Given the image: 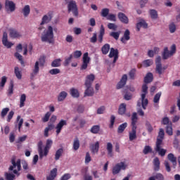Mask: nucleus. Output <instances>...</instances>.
Instances as JSON below:
<instances>
[{
    "mask_svg": "<svg viewBox=\"0 0 180 180\" xmlns=\"http://www.w3.org/2000/svg\"><path fill=\"white\" fill-rule=\"evenodd\" d=\"M12 165H11L8 168V171L12 173H6V180H13L15 176H20V171L22 170V160L20 159H16L13 158L11 161Z\"/></svg>",
    "mask_w": 180,
    "mask_h": 180,
    "instance_id": "nucleus-1",
    "label": "nucleus"
},
{
    "mask_svg": "<svg viewBox=\"0 0 180 180\" xmlns=\"http://www.w3.org/2000/svg\"><path fill=\"white\" fill-rule=\"evenodd\" d=\"M94 81H95V75L90 74L86 77V80L84 82L86 90L84 91V96H94V94H95L94 88L92 87V84H94Z\"/></svg>",
    "mask_w": 180,
    "mask_h": 180,
    "instance_id": "nucleus-2",
    "label": "nucleus"
},
{
    "mask_svg": "<svg viewBox=\"0 0 180 180\" xmlns=\"http://www.w3.org/2000/svg\"><path fill=\"white\" fill-rule=\"evenodd\" d=\"M41 41L53 44L54 43V32L53 31V27L49 26L48 30H44L41 37Z\"/></svg>",
    "mask_w": 180,
    "mask_h": 180,
    "instance_id": "nucleus-3",
    "label": "nucleus"
},
{
    "mask_svg": "<svg viewBox=\"0 0 180 180\" xmlns=\"http://www.w3.org/2000/svg\"><path fill=\"white\" fill-rule=\"evenodd\" d=\"M44 64H46V56H43L39 58V61H36L34 69L32 70V72L30 74V78L33 79L36 75L39 74L40 71V67H44Z\"/></svg>",
    "mask_w": 180,
    "mask_h": 180,
    "instance_id": "nucleus-4",
    "label": "nucleus"
},
{
    "mask_svg": "<svg viewBox=\"0 0 180 180\" xmlns=\"http://www.w3.org/2000/svg\"><path fill=\"white\" fill-rule=\"evenodd\" d=\"M176 53V45L172 44L170 51L168 50V47H165L164 51L162 54L163 60H168L169 57L174 56Z\"/></svg>",
    "mask_w": 180,
    "mask_h": 180,
    "instance_id": "nucleus-5",
    "label": "nucleus"
},
{
    "mask_svg": "<svg viewBox=\"0 0 180 180\" xmlns=\"http://www.w3.org/2000/svg\"><path fill=\"white\" fill-rule=\"evenodd\" d=\"M127 168V165L124 162H121L120 163L116 164L112 168V174L117 175L120 171H124Z\"/></svg>",
    "mask_w": 180,
    "mask_h": 180,
    "instance_id": "nucleus-6",
    "label": "nucleus"
},
{
    "mask_svg": "<svg viewBox=\"0 0 180 180\" xmlns=\"http://www.w3.org/2000/svg\"><path fill=\"white\" fill-rule=\"evenodd\" d=\"M68 12H72L75 16H78V7L77 6V2L75 1H70L68 4Z\"/></svg>",
    "mask_w": 180,
    "mask_h": 180,
    "instance_id": "nucleus-7",
    "label": "nucleus"
},
{
    "mask_svg": "<svg viewBox=\"0 0 180 180\" xmlns=\"http://www.w3.org/2000/svg\"><path fill=\"white\" fill-rule=\"evenodd\" d=\"M89 56V53L88 52L84 53L82 58L83 62L80 68L81 70H86V68H88V64H89V61H91V58Z\"/></svg>",
    "mask_w": 180,
    "mask_h": 180,
    "instance_id": "nucleus-8",
    "label": "nucleus"
},
{
    "mask_svg": "<svg viewBox=\"0 0 180 180\" xmlns=\"http://www.w3.org/2000/svg\"><path fill=\"white\" fill-rule=\"evenodd\" d=\"M108 57L110 58H114L112 63H113V64H115L116 61H117V60H119V50L115 49L114 48H110Z\"/></svg>",
    "mask_w": 180,
    "mask_h": 180,
    "instance_id": "nucleus-9",
    "label": "nucleus"
},
{
    "mask_svg": "<svg viewBox=\"0 0 180 180\" xmlns=\"http://www.w3.org/2000/svg\"><path fill=\"white\" fill-rule=\"evenodd\" d=\"M5 8L7 11L15 12V10L16 9V4H15L12 1L6 0Z\"/></svg>",
    "mask_w": 180,
    "mask_h": 180,
    "instance_id": "nucleus-10",
    "label": "nucleus"
},
{
    "mask_svg": "<svg viewBox=\"0 0 180 180\" xmlns=\"http://www.w3.org/2000/svg\"><path fill=\"white\" fill-rule=\"evenodd\" d=\"M63 126H67V120H60L56 127L57 136H58L61 133Z\"/></svg>",
    "mask_w": 180,
    "mask_h": 180,
    "instance_id": "nucleus-11",
    "label": "nucleus"
},
{
    "mask_svg": "<svg viewBox=\"0 0 180 180\" xmlns=\"http://www.w3.org/2000/svg\"><path fill=\"white\" fill-rule=\"evenodd\" d=\"M2 43L7 49H11L13 46L12 42L8 41V33L6 32H4L3 34Z\"/></svg>",
    "mask_w": 180,
    "mask_h": 180,
    "instance_id": "nucleus-12",
    "label": "nucleus"
},
{
    "mask_svg": "<svg viewBox=\"0 0 180 180\" xmlns=\"http://www.w3.org/2000/svg\"><path fill=\"white\" fill-rule=\"evenodd\" d=\"M162 143H156L155 144V150L156 151V153H158L159 155H160V157H165V154H167V150L164 149V148H161V145Z\"/></svg>",
    "mask_w": 180,
    "mask_h": 180,
    "instance_id": "nucleus-13",
    "label": "nucleus"
},
{
    "mask_svg": "<svg viewBox=\"0 0 180 180\" xmlns=\"http://www.w3.org/2000/svg\"><path fill=\"white\" fill-rule=\"evenodd\" d=\"M51 146H53V141L51 139H48L44 148V157H47V155H49V151H50Z\"/></svg>",
    "mask_w": 180,
    "mask_h": 180,
    "instance_id": "nucleus-14",
    "label": "nucleus"
},
{
    "mask_svg": "<svg viewBox=\"0 0 180 180\" xmlns=\"http://www.w3.org/2000/svg\"><path fill=\"white\" fill-rule=\"evenodd\" d=\"M9 36L11 39H18L22 37V34H20L17 30L11 28L9 30Z\"/></svg>",
    "mask_w": 180,
    "mask_h": 180,
    "instance_id": "nucleus-15",
    "label": "nucleus"
},
{
    "mask_svg": "<svg viewBox=\"0 0 180 180\" xmlns=\"http://www.w3.org/2000/svg\"><path fill=\"white\" fill-rule=\"evenodd\" d=\"M127 82V75H122V79L117 84V89H122L124 85H126V83Z\"/></svg>",
    "mask_w": 180,
    "mask_h": 180,
    "instance_id": "nucleus-16",
    "label": "nucleus"
},
{
    "mask_svg": "<svg viewBox=\"0 0 180 180\" xmlns=\"http://www.w3.org/2000/svg\"><path fill=\"white\" fill-rule=\"evenodd\" d=\"M165 136V132L162 128L160 129L158 136L156 141V144H162V140H164V136Z\"/></svg>",
    "mask_w": 180,
    "mask_h": 180,
    "instance_id": "nucleus-17",
    "label": "nucleus"
},
{
    "mask_svg": "<svg viewBox=\"0 0 180 180\" xmlns=\"http://www.w3.org/2000/svg\"><path fill=\"white\" fill-rule=\"evenodd\" d=\"M122 43L126 44V41H129L130 40V30H126L124 32V35L120 39Z\"/></svg>",
    "mask_w": 180,
    "mask_h": 180,
    "instance_id": "nucleus-18",
    "label": "nucleus"
},
{
    "mask_svg": "<svg viewBox=\"0 0 180 180\" xmlns=\"http://www.w3.org/2000/svg\"><path fill=\"white\" fill-rule=\"evenodd\" d=\"M139 118L137 117V112H133L131 116V129H137V120Z\"/></svg>",
    "mask_w": 180,
    "mask_h": 180,
    "instance_id": "nucleus-19",
    "label": "nucleus"
},
{
    "mask_svg": "<svg viewBox=\"0 0 180 180\" xmlns=\"http://www.w3.org/2000/svg\"><path fill=\"white\" fill-rule=\"evenodd\" d=\"M154 80V76L151 72H148L146 75L144 77L143 82L145 84H151Z\"/></svg>",
    "mask_w": 180,
    "mask_h": 180,
    "instance_id": "nucleus-20",
    "label": "nucleus"
},
{
    "mask_svg": "<svg viewBox=\"0 0 180 180\" xmlns=\"http://www.w3.org/2000/svg\"><path fill=\"white\" fill-rule=\"evenodd\" d=\"M56 178H57V168H53L46 176V180H55Z\"/></svg>",
    "mask_w": 180,
    "mask_h": 180,
    "instance_id": "nucleus-21",
    "label": "nucleus"
},
{
    "mask_svg": "<svg viewBox=\"0 0 180 180\" xmlns=\"http://www.w3.org/2000/svg\"><path fill=\"white\" fill-rule=\"evenodd\" d=\"M22 125H23V118H21L20 115H18L15 122V128L18 127V131H20V129H22Z\"/></svg>",
    "mask_w": 180,
    "mask_h": 180,
    "instance_id": "nucleus-22",
    "label": "nucleus"
},
{
    "mask_svg": "<svg viewBox=\"0 0 180 180\" xmlns=\"http://www.w3.org/2000/svg\"><path fill=\"white\" fill-rule=\"evenodd\" d=\"M118 18L120 19V22H122V23H124L125 25H127V23H129V18H127V16H126V14L123 13H118Z\"/></svg>",
    "mask_w": 180,
    "mask_h": 180,
    "instance_id": "nucleus-23",
    "label": "nucleus"
},
{
    "mask_svg": "<svg viewBox=\"0 0 180 180\" xmlns=\"http://www.w3.org/2000/svg\"><path fill=\"white\" fill-rule=\"evenodd\" d=\"M129 141H133L137 139V129L131 128V131L129 132Z\"/></svg>",
    "mask_w": 180,
    "mask_h": 180,
    "instance_id": "nucleus-24",
    "label": "nucleus"
},
{
    "mask_svg": "<svg viewBox=\"0 0 180 180\" xmlns=\"http://www.w3.org/2000/svg\"><path fill=\"white\" fill-rule=\"evenodd\" d=\"M167 160L172 163L174 168L176 167V157L174 155V153H169L167 155Z\"/></svg>",
    "mask_w": 180,
    "mask_h": 180,
    "instance_id": "nucleus-25",
    "label": "nucleus"
},
{
    "mask_svg": "<svg viewBox=\"0 0 180 180\" xmlns=\"http://www.w3.org/2000/svg\"><path fill=\"white\" fill-rule=\"evenodd\" d=\"M22 13L24 18H27L30 15V6L25 5L22 9Z\"/></svg>",
    "mask_w": 180,
    "mask_h": 180,
    "instance_id": "nucleus-26",
    "label": "nucleus"
},
{
    "mask_svg": "<svg viewBox=\"0 0 180 180\" xmlns=\"http://www.w3.org/2000/svg\"><path fill=\"white\" fill-rule=\"evenodd\" d=\"M90 150L93 154H98L99 151V141L96 142L95 144H92L90 146Z\"/></svg>",
    "mask_w": 180,
    "mask_h": 180,
    "instance_id": "nucleus-27",
    "label": "nucleus"
},
{
    "mask_svg": "<svg viewBox=\"0 0 180 180\" xmlns=\"http://www.w3.org/2000/svg\"><path fill=\"white\" fill-rule=\"evenodd\" d=\"M141 105L144 110L147 109V105H148V99L146 98V94H141Z\"/></svg>",
    "mask_w": 180,
    "mask_h": 180,
    "instance_id": "nucleus-28",
    "label": "nucleus"
},
{
    "mask_svg": "<svg viewBox=\"0 0 180 180\" xmlns=\"http://www.w3.org/2000/svg\"><path fill=\"white\" fill-rule=\"evenodd\" d=\"M103 36H105V27H103V25H101L100 28L99 35H98L99 43H102L103 41Z\"/></svg>",
    "mask_w": 180,
    "mask_h": 180,
    "instance_id": "nucleus-29",
    "label": "nucleus"
},
{
    "mask_svg": "<svg viewBox=\"0 0 180 180\" xmlns=\"http://www.w3.org/2000/svg\"><path fill=\"white\" fill-rule=\"evenodd\" d=\"M106 150L108 151V155H109V157H113V144H112V143H107Z\"/></svg>",
    "mask_w": 180,
    "mask_h": 180,
    "instance_id": "nucleus-30",
    "label": "nucleus"
},
{
    "mask_svg": "<svg viewBox=\"0 0 180 180\" xmlns=\"http://www.w3.org/2000/svg\"><path fill=\"white\" fill-rule=\"evenodd\" d=\"M165 70H167V68H162V65H156L155 72L159 75H162L165 72Z\"/></svg>",
    "mask_w": 180,
    "mask_h": 180,
    "instance_id": "nucleus-31",
    "label": "nucleus"
},
{
    "mask_svg": "<svg viewBox=\"0 0 180 180\" xmlns=\"http://www.w3.org/2000/svg\"><path fill=\"white\" fill-rule=\"evenodd\" d=\"M38 153L39 154V158L44 157V152H43V142L41 141L38 143Z\"/></svg>",
    "mask_w": 180,
    "mask_h": 180,
    "instance_id": "nucleus-32",
    "label": "nucleus"
},
{
    "mask_svg": "<svg viewBox=\"0 0 180 180\" xmlns=\"http://www.w3.org/2000/svg\"><path fill=\"white\" fill-rule=\"evenodd\" d=\"M110 50V44H105L102 48H101V51L102 53L104 56H106V54H108V53H109V51Z\"/></svg>",
    "mask_w": 180,
    "mask_h": 180,
    "instance_id": "nucleus-33",
    "label": "nucleus"
},
{
    "mask_svg": "<svg viewBox=\"0 0 180 180\" xmlns=\"http://www.w3.org/2000/svg\"><path fill=\"white\" fill-rule=\"evenodd\" d=\"M63 153H64V149H63V148L58 149L55 153V161H58L61 155H63Z\"/></svg>",
    "mask_w": 180,
    "mask_h": 180,
    "instance_id": "nucleus-34",
    "label": "nucleus"
},
{
    "mask_svg": "<svg viewBox=\"0 0 180 180\" xmlns=\"http://www.w3.org/2000/svg\"><path fill=\"white\" fill-rule=\"evenodd\" d=\"M127 127V122H124L121 124L117 128L118 134H122V133H123V131L126 130Z\"/></svg>",
    "mask_w": 180,
    "mask_h": 180,
    "instance_id": "nucleus-35",
    "label": "nucleus"
},
{
    "mask_svg": "<svg viewBox=\"0 0 180 180\" xmlns=\"http://www.w3.org/2000/svg\"><path fill=\"white\" fill-rule=\"evenodd\" d=\"M68 94L66 91H61L58 96V102H63L67 98Z\"/></svg>",
    "mask_w": 180,
    "mask_h": 180,
    "instance_id": "nucleus-36",
    "label": "nucleus"
},
{
    "mask_svg": "<svg viewBox=\"0 0 180 180\" xmlns=\"http://www.w3.org/2000/svg\"><path fill=\"white\" fill-rule=\"evenodd\" d=\"M160 159L158 158H155L153 160V165L155 171H160Z\"/></svg>",
    "mask_w": 180,
    "mask_h": 180,
    "instance_id": "nucleus-37",
    "label": "nucleus"
},
{
    "mask_svg": "<svg viewBox=\"0 0 180 180\" xmlns=\"http://www.w3.org/2000/svg\"><path fill=\"white\" fill-rule=\"evenodd\" d=\"M70 95L72 98H79V91L75 88L70 89Z\"/></svg>",
    "mask_w": 180,
    "mask_h": 180,
    "instance_id": "nucleus-38",
    "label": "nucleus"
},
{
    "mask_svg": "<svg viewBox=\"0 0 180 180\" xmlns=\"http://www.w3.org/2000/svg\"><path fill=\"white\" fill-rule=\"evenodd\" d=\"M119 115H124L126 113V103H121L118 109Z\"/></svg>",
    "mask_w": 180,
    "mask_h": 180,
    "instance_id": "nucleus-39",
    "label": "nucleus"
},
{
    "mask_svg": "<svg viewBox=\"0 0 180 180\" xmlns=\"http://www.w3.org/2000/svg\"><path fill=\"white\" fill-rule=\"evenodd\" d=\"M14 73L18 79H22V71L19 70V67H15Z\"/></svg>",
    "mask_w": 180,
    "mask_h": 180,
    "instance_id": "nucleus-40",
    "label": "nucleus"
},
{
    "mask_svg": "<svg viewBox=\"0 0 180 180\" xmlns=\"http://www.w3.org/2000/svg\"><path fill=\"white\" fill-rule=\"evenodd\" d=\"M166 133H167V134H168V136H172V134H174V131L172 129V123L170 122V124L167 125Z\"/></svg>",
    "mask_w": 180,
    "mask_h": 180,
    "instance_id": "nucleus-41",
    "label": "nucleus"
},
{
    "mask_svg": "<svg viewBox=\"0 0 180 180\" xmlns=\"http://www.w3.org/2000/svg\"><path fill=\"white\" fill-rule=\"evenodd\" d=\"M13 81H11L7 93L8 96H12V95H13Z\"/></svg>",
    "mask_w": 180,
    "mask_h": 180,
    "instance_id": "nucleus-42",
    "label": "nucleus"
},
{
    "mask_svg": "<svg viewBox=\"0 0 180 180\" xmlns=\"http://www.w3.org/2000/svg\"><path fill=\"white\" fill-rule=\"evenodd\" d=\"M79 149V139H78V138L76 137L73 141V150H75V151H77Z\"/></svg>",
    "mask_w": 180,
    "mask_h": 180,
    "instance_id": "nucleus-43",
    "label": "nucleus"
},
{
    "mask_svg": "<svg viewBox=\"0 0 180 180\" xmlns=\"http://www.w3.org/2000/svg\"><path fill=\"white\" fill-rule=\"evenodd\" d=\"M8 81V77L6 76H3L1 77V80L0 82V90L4 89L5 88V84H6V82Z\"/></svg>",
    "mask_w": 180,
    "mask_h": 180,
    "instance_id": "nucleus-44",
    "label": "nucleus"
},
{
    "mask_svg": "<svg viewBox=\"0 0 180 180\" xmlns=\"http://www.w3.org/2000/svg\"><path fill=\"white\" fill-rule=\"evenodd\" d=\"M99 130H101V127L99 125H94L91 127L90 131L93 133V134H98Z\"/></svg>",
    "mask_w": 180,
    "mask_h": 180,
    "instance_id": "nucleus-45",
    "label": "nucleus"
},
{
    "mask_svg": "<svg viewBox=\"0 0 180 180\" xmlns=\"http://www.w3.org/2000/svg\"><path fill=\"white\" fill-rule=\"evenodd\" d=\"M50 20H51V15H45L42 18V21L41 22V25H44L46 23H49V22H50Z\"/></svg>",
    "mask_w": 180,
    "mask_h": 180,
    "instance_id": "nucleus-46",
    "label": "nucleus"
},
{
    "mask_svg": "<svg viewBox=\"0 0 180 180\" xmlns=\"http://www.w3.org/2000/svg\"><path fill=\"white\" fill-rule=\"evenodd\" d=\"M150 15L151 19H158V12L155 9L150 10Z\"/></svg>",
    "mask_w": 180,
    "mask_h": 180,
    "instance_id": "nucleus-47",
    "label": "nucleus"
},
{
    "mask_svg": "<svg viewBox=\"0 0 180 180\" xmlns=\"http://www.w3.org/2000/svg\"><path fill=\"white\" fill-rule=\"evenodd\" d=\"M25 102H26V94H22L20 98V108L25 106Z\"/></svg>",
    "mask_w": 180,
    "mask_h": 180,
    "instance_id": "nucleus-48",
    "label": "nucleus"
},
{
    "mask_svg": "<svg viewBox=\"0 0 180 180\" xmlns=\"http://www.w3.org/2000/svg\"><path fill=\"white\" fill-rule=\"evenodd\" d=\"M162 93L161 91L156 94L153 98V103H160V99L161 98Z\"/></svg>",
    "mask_w": 180,
    "mask_h": 180,
    "instance_id": "nucleus-49",
    "label": "nucleus"
},
{
    "mask_svg": "<svg viewBox=\"0 0 180 180\" xmlns=\"http://www.w3.org/2000/svg\"><path fill=\"white\" fill-rule=\"evenodd\" d=\"M143 154L147 155V154H150V153H153V148L150 146H146L143 150Z\"/></svg>",
    "mask_w": 180,
    "mask_h": 180,
    "instance_id": "nucleus-50",
    "label": "nucleus"
},
{
    "mask_svg": "<svg viewBox=\"0 0 180 180\" xmlns=\"http://www.w3.org/2000/svg\"><path fill=\"white\" fill-rule=\"evenodd\" d=\"M14 56L15 57V58L19 60V61H20V64L22 65L25 64V61H23V57L22 56V55H20V53H19L18 52H15Z\"/></svg>",
    "mask_w": 180,
    "mask_h": 180,
    "instance_id": "nucleus-51",
    "label": "nucleus"
},
{
    "mask_svg": "<svg viewBox=\"0 0 180 180\" xmlns=\"http://www.w3.org/2000/svg\"><path fill=\"white\" fill-rule=\"evenodd\" d=\"M110 36L113 37L115 40H119L120 36V32H112L110 33Z\"/></svg>",
    "mask_w": 180,
    "mask_h": 180,
    "instance_id": "nucleus-52",
    "label": "nucleus"
},
{
    "mask_svg": "<svg viewBox=\"0 0 180 180\" xmlns=\"http://www.w3.org/2000/svg\"><path fill=\"white\" fill-rule=\"evenodd\" d=\"M61 65V59H56L51 63V67H60Z\"/></svg>",
    "mask_w": 180,
    "mask_h": 180,
    "instance_id": "nucleus-53",
    "label": "nucleus"
},
{
    "mask_svg": "<svg viewBox=\"0 0 180 180\" xmlns=\"http://www.w3.org/2000/svg\"><path fill=\"white\" fill-rule=\"evenodd\" d=\"M101 15L103 18H108L109 15V8H103Z\"/></svg>",
    "mask_w": 180,
    "mask_h": 180,
    "instance_id": "nucleus-54",
    "label": "nucleus"
},
{
    "mask_svg": "<svg viewBox=\"0 0 180 180\" xmlns=\"http://www.w3.org/2000/svg\"><path fill=\"white\" fill-rule=\"evenodd\" d=\"M169 30L170 33H175V32L176 31V25H175V23L172 22L171 24H169Z\"/></svg>",
    "mask_w": 180,
    "mask_h": 180,
    "instance_id": "nucleus-55",
    "label": "nucleus"
},
{
    "mask_svg": "<svg viewBox=\"0 0 180 180\" xmlns=\"http://www.w3.org/2000/svg\"><path fill=\"white\" fill-rule=\"evenodd\" d=\"M51 116V112H47L44 117L42 118V122H44V123H46L47 122H49V120H50V117Z\"/></svg>",
    "mask_w": 180,
    "mask_h": 180,
    "instance_id": "nucleus-56",
    "label": "nucleus"
},
{
    "mask_svg": "<svg viewBox=\"0 0 180 180\" xmlns=\"http://www.w3.org/2000/svg\"><path fill=\"white\" fill-rule=\"evenodd\" d=\"M8 112H9V108H5L2 109L1 112V119H5V116L8 115Z\"/></svg>",
    "mask_w": 180,
    "mask_h": 180,
    "instance_id": "nucleus-57",
    "label": "nucleus"
},
{
    "mask_svg": "<svg viewBox=\"0 0 180 180\" xmlns=\"http://www.w3.org/2000/svg\"><path fill=\"white\" fill-rule=\"evenodd\" d=\"M136 69H131L129 72V78L131 79H135L136 78Z\"/></svg>",
    "mask_w": 180,
    "mask_h": 180,
    "instance_id": "nucleus-58",
    "label": "nucleus"
},
{
    "mask_svg": "<svg viewBox=\"0 0 180 180\" xmlns=\"http://www.w3.org/2000/svg\"><path fill=\"white\" fill-rule=\"evenodd\" d=\"M72 56L74 58H79L82 56V52L81 51H75Z\"/></svg>",
    "mask_w": 180,
    "mask_h": 180,
    "instance_id": "nucleus-59",
    "label": "nucleus"
},
{
    "mask_svg": "<svg viewBox=\"0 0 180 180\" xmlns=\"http://www.w3.org/2000/svg\"><path fill=\"white\" fill-rule=\"evenodd\" d=\"M155 177V180L157 179V180H164L165 178H164V175L161 173H156L154 176Z\"/></svg>",
    "mask_w": 180,
    "mask_h": 180,
    "instance_id": "nucleus-60",
    "label": "nucleus"
},
{
    "mask_svg": "<svg viewBox=\"0 0 180 180\" xmlns=\"http://www.w3.org/2000/svg\"><path fill=\"white\" fill-rule=\"evenodd\" d=\"M143 64L144 67H150L153 65V60L150 59L146 60L143 62Z\"/></svg>",
    "mask_w": 180,
    "mask_h": 180,
    "instance_id": "nucleus-61",
    "label": "nucleus"
},
{
    "mask_svg": "<svg viewBox=\"0 0 180 180\" xmlns=\"http://www.w3.org/2000/svg\"><path fill=\"white\" fill-rule=\"evenodd\" d=\"M60 69L57 68L49 70V74H51V75H57V74H60Z\"/></svg>",
    "mask_w": 180,
    "mask_h": 180,
    "instance_id": "nucleus-62",
    "label": "nucleus"
},
{
    "mask_svg": "<svg viewBox=\"0 0 180 180\" xmlns=\"http://www.w3.org/2000/svg\"><path fill=\"white\" fill-rule=\"evenodd\" d=\"M164 165L167 172H169L171 171V166L169 165V162L166 160L165 161Z\"/></svg>",
    "mask_w": 180,
    "mask_h": 180,
    "instance_id": "nucleus-63",
    "label": "nucleus"
},
{
    "mask_svg": "<svg viewBox=\"0 0 180 180\" xmlns=\"http://www.w3.org/2000/svg\"><path fill=\"white\" fill-rule=\"evenodd\" d=\"M71 178V174L66 173L61 176L60 180H68Z\"/></svg>",
    "mask_w": 180,
    "mask_h": 180,
    "instance_id": "nucleus-64",
    "label": "nucleus"
}]
</instances>
